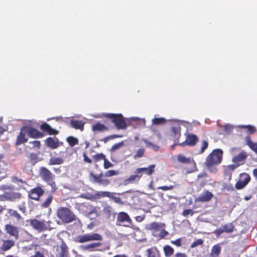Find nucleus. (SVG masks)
I'll list each match as a JSON object with an SVG mask.
<instances>
[{"label":"nucleus","mask_w":257,"mask_h":257,"mask_svg":"<svg viewBox=\"0 0 257 257\" xmlns=\"http://www.w3.org/2000/svg\"><path fill=\"white\" fill-rule=\"evenodd\" d=\"M223 151L219 149L213 150L206 158L205 164L208 170L211 173H215L217 169L214 166L220 164L222 159Z\"/></svg>","instance_id":"obj_1"},{"label":"nucleus","mask_w":257,"mask_h":257,"mask_svg":"<svg viewBox=\"0 0 257 257\" xmlns=\"http://www.w3.org/2000/svg\"><path fill=\"white\" fill-rule=\"evenodd\" d=\"M57 215L65 223H69L77 219V217L74 213L66 207H59L57 211Z\"/></svg>","instance_id":"obj_2"},{"label":"nucleus","mask_w":257,"mask_h":257,"mask_svg":"<svg viewBox=\"0 0 257 257\" xmlns=\"http://www.w3.org/2000/svg\"><path fill=\"white\" fill-rule=\"evenodd\" d=\"M39 174L43 180L51 187V192H54L56 191L57 187L54 181L55 175L45 167H42L40 168Z\"/></svg>","instance_id":"obj_3"},{"label":"nucleus","mask_w":257,"mask_h":257,"mask_svg":"<svg viewBox=\"0 0 257 257\" xmlns=\"http://www.w3.org/2000/svg\"><path fill=\"white\" fill-rule=\"evenodd\" d=\"M104 116L111 120L114 124L117 130H125L127 125L125 118L121 113H106Z\"/></svg>","instance_id":"obj_4"},{"label":"nucleus","mask_w":257,"mask_h":257,"mask_svg":"<svg viewBox=\"0 0 257 257\" xmlns=\"http://www.w3.org/2000/svg\"><path fill=\"white\" fill-rule=\"evenodd\" d=\"M51 223L50 221H46L45 220H39L36 219L30 220V225L34 229L39 232L50 230L52 228L50 225Z\"/></svg>","instance_id":"obj_5"},{"label":"nucleus","mask_w":257,"mask_h":257,"mask_svg":"<svg viewBox=\"0 0 257 257\" xmlns=\"http://www.w3.org/2000/svg\"><path fill=\"white\" fill-rule=\"evenodd\" d=\"M102 239V235L97 233H86L77 236L75 238V241L84 243L91 241H101Z\"/></svg>","instance_id":"obj_6"},{"label":"nucleus","mask_w":257,"mask_h":257,"mask_svg":"<svg viewBox=\"0 0 257 257\" xmlns=\"http://www.w3.org/2000/svg\"><path fill=\"white\" fill-rule=\"evenodd\" d=\"M89 179L92 183H98L99 185L104 187L107 186L110 184V181L104 176L102 172L96 175L93 172H91L89 173Z\"/></svg>","instance_id":"obj_7"},{"label":"nucleus","mask_w":257,"mask_h":257,"mask_svg":"<svg viewBox=\"0 0 257 257\" xmlns=\"http://www.w3.org/2000/svg\"><path fill=\"white\" fill-rule=\"evenodd\" d=\"M132 220L128 214L124 212H120L117 214L116 225L124 227H130L132 224Z\"/></svg>","instance_id":"obj_8"},{"label":"nucleus","mask_w":257,"mask_h":257,"mask_svg":"<svg viewBox=\"0 0 257 257\" xmlns=\"http://www.w3.org/2000/svg\"><path fill=\"white\" fill-rule=\"evenodd\" d=\"M82 209L85 211V213L89 218H95L98 216V211L99 209L98 207H94L89 204L83 203L81 205Z\"/></svg>","instance_id":"obj_9"},{"label":"nucleus","mask_w":257,"mask_h":257,"mask_svg":"<svg viewBox=\"0 0 257 257\" xmlns=\"http://www.w3.org/2000/svg\"><path fill=\"white\" fill-rule=\"evenodd\" d=\"M250 181V177L246 173H242L240 174V179L235 184V188L237 190L244 188Z\"/></svg>","instance_id":"obj_10"},{"label":"nucleus","mask_w":257,"mask_h":257,"mask_svg":"<svg viewBox=\"0 0 257 257\" xmlns=\"http://www.w3.org/2000/svg\"><path fill=\"white\" fill-rule=\"evenodd\" d=\"M44 193V189L41 186H37L28 192V196L30 198L35 200H39L41 196Z\"/></svg>","instance_id":"obj_11"},{"label":"nucleus","mask_w":257,"mask_h":257,"mask_svg":"<svg viewBox=\"0 0 257 257\" xmlns=\"http://www.w3.org/2000/svg\"><path fill=\"white\" fill-rule=\"evenodd\" d=\"M27 132L25 128V126L21 127L20 132L17 136L16 141L15 142V146H19L21 144H23L28 141V138L27 137Z\"/></svg>","instance_id":"obj_12"},{"label":"nucleus","mask_w":257,"mask_h":257,"mask_svg":"<svg viewBox=\"0 0 257 257\" xmlns=\"http://www.w3.org/2000/svg\"><path fill=\"white\" fill-rule=\"evenodd\" d=\"M26 131L27 132V135L32 138H41L44 136L43 133L39 132L36 128H35L30 126L24 125Z\"/></svg>","instance_id":"obj_13"},{"label":"nucleus","mask_w":257,"mask_h":257,"mask_svg":"<svg viewBox=\"0 0 257 257\" xmlns=\"http://www.w3.org/2000/svg\"><path fill=\"white\" fill-rule=\"evenodd\" d=\"M5 229L6 232L11 236L14 237L16 239H18L19 237V228L12 224H7L5 226Z\"/></svg>","instance_id":"obj_14"},{"label":"nucleus","mask_w":257,"mask_h":257,"mask_svg":"<svg viewBox=\"0 0 257 257\" xmlns=\"http://www.w3.org/2000/svg\"><path fill=\"white\" fill-rule=\"evenodd\" d=\"M248 155L245 151H242L238 155L232 158V161L235 164L240 166L244 163L245 160L247 158Z\"/></svg>","instance_id":"obj_15"},{"label":"nucleus","mask_w":257,"mask_h":257,"mask_svg":"<svg viewBox=\"0 0 257 257\" xmlns=\"http://www.w3.org/2000/svg\"><path fill=\"white\" fill-rule=\"evenodd\" d=\"M156 168L155 164H152L148 166V167L139 168L137 169V173L143 175V173L148 176H150L155 172Z\"/></svg>","instance_id":"obj_16"},{"label":"nucleus","mask_w":257,"mask_h":257,"mask_svg":"<svg viewBox=\"0 0 257 257\" xmlns=\"http://www.w3.org/2000/svg\"><path fill=\"white\" fill-rule=\"evenodd\" d=\"M213 197V194L209 191H206L201 194L196 201L205 202L210 201Z\"/></svg>","instance_id":"obj_17"},{"label":"nucleus","mask_w":257,"mask_h":257,"mask_svg":"<svg viewBox=\"0 0 257 257\" xmlns=\"http://www.w3.org/2000/svg\"><path fill=\"white\" fill-rule=\"evenodd\" d=\"M46 145L51 149H55L60 146L58 139L55 140L52 137H49L45 141Z\"/></svg>","instance_id":"obj_18"},{"label":"nucleus","mask_w":257,"mask_h":257,"mask_svg":"<svg viewBox=\"0 0 257 257\" xmlns=\"http://www.w3.org/2000/svg\"><path fill=\"white\" fill-rule=\"evenodd\" d=\"M40 128L50 135H56L59 133L58 131L52 128L51 126L46 122L42 123L40 126Z\"/></svg>","instance_id":"obj_19"},{"label":"nucleus","mask_w":257,"mask_h":257,"mask_svg":"<svg viewBox=\"0 0 257 257\" xmlns=\"http://www.w3.org/2000/svg\"><path fill=\"white\" fill-rule=\"evenodd\" d=\"M3 243L1 247V250L6 251L10 250L15 245V241L12 239L3 240Z\"/></svg>","instance_id":"obj_20"},{"label":"nucleus","mask_w":257,"mask_h":257,"mask_svg":"<svg viewBox=\"0 0 257 257\" xmlns=\"http://www.w3.org/2000/svg\"><path fill=\"white\" fill-rule=\"evenodd\" d=\"M142 177V175L137 173V169L135 172V174L131 175L129 178L125 180L126 184L138 183Z\"/></svg>","instance_id":"obj_21"},{"label":"nucleus","mask_w":257,"mask_h":257,"mask_svg":"<svg viewBox=\"0 0 257 257\" xmlns=\"http://www.w3.org/2000/svg\"><path fill=\"white\" fill-rule=\"evenodd\" d=\"M186 139L187 140L188 146H194L199 141L198 138L194 134H188L186 136Z\"/></svg>","instance_id":"obj_22"},{"label":"nucleus","mask_w":257,"mask_h":257,"mask_svg":"<svg viewBox=\"0 0 257 257\" xmlns=\"http://www.w3.org/2000/svg\"><path fill=\"white\" fill-rule=\"evenodd\" d=\"M92 130L94 132H103L107 131L108 128L102 123L97 122L92 125Z\"/></svg>","instance_id":"obj_23"},{"label":"nucleus","mask_w":257,"mask_h":257,"mask_svg":"<svg viewBox=\"0 0 257 257\" xmlns=\"http://www.w3.org/2000/svg\"><path fill=\"white\" fill-rule=\"evenodd\" d=\"M84 123L82 121L71 119L70 122L71 127L76 129L83 131L84 130Z\"/></svg>","instance_id":"obj_24"},{"label":"nucleus","mask_w":257,"mask_h":257,"mask_svg":"<svg viewBox=\"0 0 257 257\" xmlns=\"http://www.w3.org/2000/svg\"><path fill=\"white\" fill-rule=\"evenodd\" d=\"M221 248L219 244L213 245L211 248L209 257H218L221 252Z\"/></svg>","instance_id":"obj_25"},{"label":"nucleus","mask_w":257,"mask_h":257,"mask_svg":"<svg viewBox=\"0 0 257 257\" xmlns=\"http://www.w3.org/2000/svg\"><path fill=\"white\" fill-rule=\"evenodd\" d=\"M68 249L66 244L62 242L60 245V251L59 253L58 257H68Z\"/></svg>","instance_id":"obj_26"},{"label":"nucleus","mask_w":257,"mask_h":257,"mask_svg":"<svg viewBox=\"0 0 257 257\" xmlns=\"http://www.w3.org/2000/svg\"><path fill=\"white\" fill-rule=\"evenodd\" d=\"M7 212L10 216L16 218L18 221H24L23 218L17 210H13L12 209H8Z\"/></svg>","instance_id":"obj_27"},{"label":"nucleus","mask_w":257,"mask_h":257,"mask_svg":"<svg viewBox=\"0 0 257 257\" xmlns=\"http://www.w3.org/2000/svg\"><path fill=\"white\" fill-rule=\"evenodd\" d=\"M177 159L179 163L182 164H190L192 161L194 164L195 165V163L193 160V159H191V158H186L184 155L182 154H179L177 157Z\"/></svg>","instance_id":"obj_28"},{"label":"nucleus","mask_w":257,"mask_h":257,"mask_svg":"<svg viewBox=\"0 0 257 257\" xmlns=\"http://www.w3.org/2000/svg\"><path fill=\"white\" fill-rule=\"evenodd\" d=\"M247 145L257 154V143H253L249 136L245 138Z\"/></svg>","instance_id":"obj_29"},{"label":"nucleus","mask_w":257,"mask_h":257,"mask_svg":"<svg viewBox=\"0 0 257 257\" xmlns=\"http://www.w3.org/2000/svg\"><path fill=\"white\" fill-rule=\"evenodd\" d=\"M111 193L108 191H98L93 195V197L95 199H98L103 197H110Z\"/></svg>","instance_id":"obj_30"},{"label":"nucleus","mask_w":257,"mask_h":257,"mask_svg":"<svg viewBox=\"0 0 257 257\" xmlns=\"http://www.w3.org/2000/svg\"><path fill=\"white\" fill-rule=\"evenodd\" d=\"M147 252L148 257H158L159 254V251L156 247L148 249Z\"/></svg>","instance_id":"obj_31"},{"label":"nucleus","mask_w":257,"mask_h":257,"mask_svg":"<svg viewBox=\"0 0 257 257\" xmlns=\"http://www.w3.org/2000/svg\"><path fill=\"white\" fill-rule=\"evenodd\" d=\"M102 245V243L100 242H93L90 244H88L83 246V248L86 250L92 249L97 250L96 248Z\"/></svg>","instance_id":"obj_32"},{"label":"nucleus","mask_w":257,"mask_h":257,"mask_svg":"<svg viewBox=\"0 0 257 257\" xmlns=\"http://www.w3.org/2000/svg\"><path fill=\"white\" fill-rule=\"evenodd\" d=\"M164 254L166 257H170L174 254V250L173 247L169 245L164 246Z\"/></svg>","instance_id":"obj_33"},{"label":"nucleus","mask_w":257,"mask_h":257,"mask_svg":"<svg viewBox=\"0 0 257 257\" xmlns=\"http://www.w3.org/2000/svg\"><path fill=\"white\" fill-rule=\"evenodd\" d=\"M113 212L112 207L109 205H106L103 208V213L108 218L113 214Z\"/></svg>","instance_id":"obj_34"},{"label":"nucleus","mask_w":257,"mask_h":257,"mask_svg":"<svg viewBox=\"0 0 257 257\" xmlns=\"http://www.w3.org/2000/svg\"><path fill=\"white\" fill-rule=\"evenodd\" d=\"M53 197L51 194H49L46 200L40 205L42 208H48L51 204Z\"/></svg>","instance_id":"obj_35"},{"label":"nucleus","mask_w":257,"mask_h":257,"mask_svg":"<svg viewBox=\"0 0 257 257\" xmlns=\"http://www.w3.org/2000/svg\"><path fill=\"white\" fill-rule=\"evenodd\" d=\"M63 162V160L62 158L59 157H54L50 158L48 164L49 165H60L62 164Z\"/></svg>","instance_id":"obj_36"},{"label":"nucleus","mask_w":257,"mask_h":257,"mask_svg":"<svg viewBox=\"0 0 257 257\" xmlns=\"http://www.w3.org/2000/svg\"><path fill=\"white\" fill-rule=\"evenodd\" d=\"M234 226L232 223L225 224L222 226L223 231L226 233H231L234 230Z\"/></svg>","instance_id":"obj_37"},{"label":"nucleus","mask_w":257,"mask_h":257,"mask_svg":"<svg viewBox=\"0 0 257 257\" xmlns=\"http://www.w3.org/2000/svg\"><path fill=\"white\" fill-rule=\"evenodd\" d=\"M239 127L241 128L246 129L247 133L249 135L253 134L256 131L255 127L251 125H240Z\"/></svg>","instance_id":"obj_38"},{"label":"nucleus","mask_w":257,"mask_h":257,"mask_svg":"<svg viewBox=\"0 0 257 257\" xmlns=\"http://www.w3.org/2000/svg\"><path fill=\"white\" fill-rule=\"evenodd\" d=\"M66 141L71 147H73L78 144V140L74 137L70 136L66 139Z\"/></svg>","instance_id":"obj_39"},{"label":"nucleus","mask_w":257,"mask_h":257,"mask_svg":"<svg viewBox=\"0 0 257 257\" xmlns=\"http://www.w3.org/2000/svg\"><path fill=\"white\" fill-rule=\"evenodd\" d=\"M145 153V149L144 148H139L136 153L134 155L133 158L134 159L136 160L139 158H142L144 156Z\"/></svg>","instance_id":"obj_40"},{"label":"nucleus","mask_w":257,"mask_h":257,"mask_svg":"<svg viewBox=\"0 0 257 257\" xmlns=\"http://www.w3.org/2000/svg\"><path fill=\"white\" fill-rule=\"evenodd\" d=\"M7 197L9 200L13 201L21 198V194L20 193H11L8 194Z\"/></svg>","instance_id":"obj_41"},{"label":"nucleus","mask_w":257,"mask_h":257,"mask_svg":"<svg viewBox=\"0 0 257 257\" xmlns=\"http://www.w3.org/2000/svg\"><path fill=\"white\" fill-rule=\"evenodd\" d=\"M172 132L173 134V137L176 139H178L181 136V133H180V127H177V126H173L172 127Z\"/></svg>","instance_id":"obj_42"},{"label":"nucleus","mask_w":257,"mask_h":257,"mask_svg":"<svg viewBox=\"0 0 257 257\" xmlns=\"http://www.w3.org/2000/svg\"><path fill=\"white\" fill-rule=\"evenodd\" d=\"M166 122V120L164 118H154L152 119V123L155 125H160L165 124Z\"/></svg>","instance_id":"obj_43"},{"label":"nucleus","mask_w":257,"mask_h":257,"mask_svg":"<svg viewBox=\"0 0 257 257\" xmlns=\"http://www.w3.org/2000/svg\"><path fill=\"white\" fill-rule=\"evenodd\" d=\"M160 228H161V225L160 223L156 222H153L149 225V229L157 231L159 230Z\"/></svg>","instance_id":"obj_44"},{"label":"nucleus","mask_w":257,"mask_h":257,"mask_svg":"<svg viewBox=\"0 0 257 257\" xmlns=\"http://www.w3.org/2000/svg\"><path fill=\"white\" fill-rule=\"evenodd\" d=\"M118 174V172L117 171L111 170H108L103 174V175L105 177H109L115 175H117Z\"/></svg>","instance_id":"obj_45"},{"label":"nucleus","mask_w":257,"mask_h":257,"mask_svg":"<svg viewBox=\"0 0 257 257\" xmlns=\"http://www.w3.org/2000/svg\"><path fill=\"white\" fill-rule=\"evenodd\" d=\"M115 193L111 192V195H110L109 198L112 199L114 202L119 204H122L123 202L121 199L120 198L116 197L115 196Z\"/></svg>","instance_id":"obj_46"},{"label":"nucleus","mask_w":257,"mask_h":257,"mask_svg":"<svg viewBox=\"0 0 257 257\" xmlns=\"http://www.w3.org/2000/svg\"><path fill=\"white\" fill-rule=\"evenodd\" d=\"M93 158L95 161V162H98L99 161H100L101 160H104L105 159V156L102 154V153H97L95 154V155L93 156Z\"/></svg>","instance_id":"obj_47"},{"label":"nucleus","mask_w":257,"mask_h":257,"mask_svg":"<svg viewBox=\"0 0 257 257\" xmlns=\"http://www.w3.org/2000/svg\"><path fill=\"white\" fill-rule=\"evenodd\" d=\"M223 189L228 192H233L235 190L234 187L231 184H224Z\"/></svg>","instance_id":"obj_48"},{"label":"nucleus","mask_w":257,"mask_h":257,"mask_svg":"<svg viewBox=\"0 0 257 257\" xmlns=\"http://www.w3.org/2000/svg\"><path fill=\"white\" fill-rule=\"evenodd\" d=\"M203 243V240L202 239H197V240H196L195 241L192 243V244L190 245V247L191 248H194L197 246L202 245Z\"/></svg>","instance_id":"obj_49"},{"label":"nucleus","mask_w":257,"mask_h":257,"mask_svg":"<svg viewBox=\"0 0 257 257\" xmlns=\"http://www.w3.org/2000/svg\"><path fill=\"white\" fill-rule=\"evenodd\" d=\"M174 188V186L170 185L169 186H162L157 188L158 190H162L163 191H168L172 190Z\"/></svg>","instance_id":"obj_50"},{"label":"nucleus","mask_w":257,"mask_h":257,"mask_svg":"<svg viewBox=\"0 0 257 257\" xmlns=\"http://www.w3.org/2000/svg\"><path fill=\"white\" fill-rule=\"evenodd\" d=\"M194 212L191 209H185L182 212V215L184 216L187 217L188 215H193Z\"/></svg>","instance_id":"obj_51"},{"label":"nucleus","mask_w":257,"mask_h":257,"mask_svg":"<svg viewBox=\"0 0 257 257\" xmlns=\"http://www.w3.org/2000/svg\"><path fill=\"white\" fill-rule=\"evenodd\" d=\"M30 159L33 164H35L38 162V156L35 153H31L30 154Z\"/></svg>","instance_id":"obj_52"},{"label":"nucleus","mask_w":257,"mask_h":257,"mask_svg":"<svg viewBox=\"0 0 257 257\" xmlns=\"http://www.w3.org/2000/svg\"><path fill=\"white\" fill-rule=\"evenodd\" d=\"M113 166L110 162H109L106 158L104 160L103 167L104 169H107L109 168L112 167Z\"/></svg>","instance_id":"obj_53"},{"label":"nucleus","mask_w":257,"mask_h":257,"mask_svg":"<svg viewBox=\"0 0 257 257\" xmlns=\"http://www.w3.org/2000/svg\"><path fill=\"white\" fill-rule=\"evenodd\" d=\"M82 156L83 157V161L85 163L88 164H91L92 163V160L88 157L86 152H83Z\"/></svg>","instance_id":"obj_54"},{"label":"nucleus","mask_w":257,"mask_h":257,"mask_svg":"<svg viewBox=\"0 0 257 257\" xmlns=\"http://www.w3.org/2000/svg\"><path fill=\"white\" fill-rule=\"evenodd\" d=\"M208 146V142L206 141H202V147L199 152V154H202Z\"/></svg>","instance_id":"obj_55"},{"label":"nucleus","mask_w":257,"mask_h":257,"mask_svg":"<svg viewBox=\"0 0 257 257\" xmlns=\"http://www.w3.org/2000/svg\"><path fill=\"white\" fill-rule=\"evenodd\" d=\"M12 181L13 182L15 183H21L22 184L26 183L25 181H23L21 179L18 178V177L17 176L12 177Z\"/></svg>","instance_id":"obj_56"},{"label":"nucleus","mask_w":257,"mask_h":257,"mask_svg":"<svg viewBox=\"0 0 257 257\" xmlns=\"http://www.w3.org/2000/svg\"><path fill=\"white\" fill-rule=\"evenodd\" d=\"M123 145V142L115 144L112 146V147L111 148V151H114L117 150L118 149H119L120 147H121Z\"/></svg>","instance_id":"obj_57"},{"label":"nucleus","mask_w":257,"mask_h":257,"mask_svg":"<svg viewBox=\"0 0 257 257\" xmlns=\"http://www.w3.org/2000/svg\"><path fill=\"white\" fill-rule=\"evenodd\" d=\"M224 176L228 180H230L232 178V173L228 171L226 169L224 170Z\"/></svg>","instance_id":"obj_58"},{"label":"nucleus","mask_w":257,"mask_h":257,"mask_svg":"<svg viewBox=\"0 0 257 257\" xmlns=\"http://www.w3.org/2000/svg\"><path fill=\"white\" fill-rule=\"evenodd\" d=\"M182 239L181 238H179L175 240H171V242L176 245L177 246L180 247L182 245Z\"/></svg>","instance_id":"obj_59"},{"label":"nucleus","mask_w":257,"mask_h":257,"mask_svg":"<svg viewBox=\"0 0 257 257\" xmlns=\"http://www.w3.org/2000/svg\"><path fill=\"white\" fill-rule=\"evenodd\" d=\"M29 144H31L33 145V148L39 149L41 146V143L39 141H34L32 142H30Z\"/></svg>","instance_id":"obj_60"},{"label":"nucleus","mask_w":257,"mask_h":257,"mask_svg":"<svg viewBox=\"0 0 257 257\" xmlns=\"http://www.w3.org/2000/svg\"><path fill=\"white\" fill-rule=\"evenodd\" d=\"M239 166L237 164L228 165L225 169L232 173V171L234 170Z\"/></svg>","instance_id":"obj_61"},{"label":"nucleus","mask_w":257,"mask_h":257,"mask_svg":"<svg viewBox=\"0 0 257 257\" xmlns=\"http://www.w3.org/2000/svg\"><path fill=\"white\" fill-rule=\"evenodd\" d=\"M233 126L230 124H226L224 126V130L225 132L227 133H230L233 130Z\"/></svg>","instance_id":"obj_62"},{"label":"nucleus","mask_w":257,"mask_h":257,"mask_svg":"<svg viewBox=\"0 0 257 257\" xmlns=\"http://www.w3.org/2000/svg\"><path fill=\"white\" fill-rule=\"evenodd\" d=\"M169 233L165 229H162L161 230L159 233V236L161 238H164L166 236L168 235Z\"/></svg>","instance_id":"obj_63"},{"label":"nucleus","mask_w":257,"mask_h":257,"mask_svg":"<svg viewBox=\"0 0 257 257\" xmlns=\"http://www.w3.org/2000/svg\"><path fill=\"white\" fill-rule=\"evenodd\" d=\"M133 120L136 121H139V123L141 125H145V119H141L138 117H135L133 118Z\"/></svg>","instance_id":"obj_64"}]
</instances>
